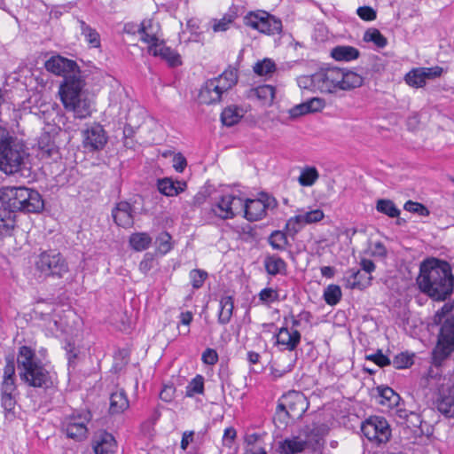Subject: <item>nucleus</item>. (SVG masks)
I'll return each instance as SVG.
<instances>
[{
    "label": "nucleus",
    "mask_w": 454,
    "mask_h": 454,
    "mask_svg": "<svg viewBox=\"0 0 454 454\" xmlns=\"http://www.w3.org/2000/svg\"><path fill=\"white\" fill-rule=\"evenodd\" d=\"M47 71L63 77L59 95L64 107L75 118L84 119L90 115V102L82 90L85 82L74 60L55 55L44 64Z\"/></svg>",
    "instance_id": "nucleus-1"
},
{
    "label": "nucleus",
    "mask_w": 454,
    "mask_h": 454,
    "mask_svg": "<svg viewBox=\"0 0 454 454\" xmlns=\"http://www.w3.org/2000/svg\"><path fill=\"white\" fill-rule=\"evenodd\" d=\"M417 283L422 293L444 301L452 294L454 277L447 262L433 258L421 263Z\"/></svg>",
    "instance_id": "nucleus-2"
},
{
    "label": "nucleus",
    "mask_w": 454,
    "mask_h": 454,
    "mask_svg": "<svg viewBox=\"0 0 454 454\" xmlns=\"http://www.w3.org/2000/svg\"><path fill=\"white\" fill-rule=\"evenodd\" d=\"M17 367L21 381L27 387L43 392L57 387L56 373L43 363L32 348L27 346L19 348Z\"/></svg>",
    "instance_id": "nucleus-3"
},
{
    "label": "nucleus",
    "mask_w": 454,
    "mask_h": 454,
    "mask_svg": "<svg viewBox=\"0 0 454 454\" xmlns=\"http://www.w3.org/2000/svg\"><path fill=\"white\" fill-rule=\"evenodd\" d=\"M30 155L26 145L0 126V171L8 176H30Z\"/></svg>",
    "instance_id": "nucleus-4"
},
{
    "label": "nucleus",
    "mask_w": 454,
    "mask_h": 454,
    "mask_svg": "<svg viewBox=\"0 0 454 454\" xmlns=\"http://www.w3.org/2000/svg\"><path fill=\"white\" fill-rule=\"evenodd\" d=\"M316 82L317 90L332 94L361 87L364 77L351 70L329 67L316 72Z\"/></svg>",
    "instance_id": "nucleus-5"
},
{
    "label": "nucleus",
    "mask_w": 454,
    "mask_h": 454,
    "mask_svg": "<svg viewBox=\"0 0 454 454\" xmlns=\"http://www.w3.org/2000/svg\"><path fill=\"white\" fill-rule=\"evenodd\" d=\"M35 269L44 278H63L69 272L65 256L56 249L40 250L35 259Z\"/></svg>",
    "instance_id": "nucleus-6"
},
{
    "label": "nucleus",
    "mask_w": 454,
    "mask_h": 454,
    "mask_svg": "<svg viewBox=\"0 0 454 454\" xmlns=\"http://www.w3.org/2000/svg\"><path fill=\"white\" fill-rule=\"evenodd\" d=\"M309 407L305 395L299 391H289L282 395L279 400L276 412L278 416L281 413L289 419H297L302 417Z\"/></svg>",
    "instance_id": "nucleus-7"
},
{
    "label": "nucleus",
    "mask_w": 454,
    "mask_h": 454,
    "mask_svg": "<svg viewBox=\"0 0 454 454\" xmlns=\"http://www.w3.org/2000/svg\"><path fill=\"white\" fill-rule=\"evenodd\" d=\"M363 434L376 445L386 443L390 440L391 428L384 417L371 416L361 425Z\"/></svg>",
    "instance_id": "nucleus-8"
},
{
    "label": "nucleus",
    "mask_w": 454,
    "mask_h": 454,
    "mask_svg": "<svg viewBox=\"0 0 454 454\" xmlns=\"http://www.w3.org/2000/svg\"><path fill=\"white\" fill-rule=\"evenodd\" d=\"M91 419V414L89 411L73 412L66 416L62 421L61 428L67 437L76 442H82L87 437V424Z\"/></svg>",
    "instance_id": "nucleus-9"
},
{
    "label": "nucleus",
    "mask_w": 454,
    "mask_h": 454,
    "mask_svg": "<svg viewBox=\"0 0 454 454\" xmlns=\"http://www.w3.org/2000/svg\"><path fill=\"white\" fill-rule=\"evenodd\" d=\"M454 351V317L445 319L443 322L438 341L433 350L434 360L436 364L442 363Z\"/></svg>",
    "instance_id": "nucleus-10"
},
{
    "label": "nucleus",
    "mask_w": 454,
    "mask_h": 454,
    "mask_svg": "<svg viewBox=\"0 0 454 454\" xmlns=\"http://www.w3.org/2000/svg\"><path fill=\"white\" fill-rule=\"evenodd\" d=\"M434 404L442 416L454 419V372L443 378Z\"/></svg>",
    "instance_id": "nucleus-11"
},
{
    "label": "nucleus",
    "mask_w": 454,
    "mask_h": 454,
    "mask_svg": "<svg viewBox=\"0 0 454 454\" xmlns=\"http://www.w3.org/2000/svg\"><path fill=\"white\" fill-rule=\"evenodd\" d=\"M244 23L267 35H276L282 31V21L264 11L250 12L245 16Z\"/></svg>",
    "instance_id": "nucleus-12"
},
{
    "label": "nucleus",
    "mask_w": 454,
    "mask_h": 454,
    "mask_svg": "<svg viewBox=\"0 0 454 454\" xmlns=\"http://www.w3.org/2000/svg\"><path fill=\"white\" fill-rule=\"evenodd\" d=\"M243 200L233 194H225L212 205L211 212L223 220L232 219L242 212Z\"/></svg>",
    "instance_id": "nucleus-13"
},
{
    "label": "nucleus",
    "mask_w": 454,
    "mask_h": 454,
    "mask_svg": "<svg viewBox=\"0 0 454 454\" xmlns=\"http://www.w3.org/2000/svg\"><path fill=\"white\" fill-rule=\"evenodd\" d=\"M329 431L328 427L324 423L313 422L304 427L300 434L302 435L308 451L315 452L319 450L324 444V437Z\"/></svg>",
    "instance_id": "nucleus-14"
},
{
    "label": "nucleus",
    "mask_w": 454,
    "mask_h": 454,
    "mask_svg": "<svg viewBox=\"0 0 454 454\" xmlns=\"http://www.w3.org/2000/svg\"><path fill=\"white\" fill-rule=\"evenodd\" d=\"M107 143V136L100 124H94L82 131V146L88 153L102 150Z\"/></svg>",
    "instance_id": "nucleus-15"
},
{
    "label": "nucleus",
    "mask_w": 454,
    "mask_h": 454,
    "mask_svg": "<svg viewBox=\"0 0 454 454\" xmlns=\"http://www.w3.org/2000/svg\"><path fill=\"white\" fill-rule=\"evenodd\" d=\"M25 186H5L0 189L2 207L15 214L21 210V202L25 201Z\"/></svg>",
    "instance_id": "nucleus-16"
},
{
    "label": "nucleus",
    "mask_w": 454,
    "mask_h": 454,
    "mask_svg": "<svg viewBox=\"0 0 454 454\" xmlns=\"http://www.w3.org/2000/svg\"><path fill=\"white\" fill-rule=\"evenodd\" d=\"M112 217L116 225L128 229L134 225L135 209L126 200L119 201L112 209Z\"/></svg>",
    "instance_id": "nucleus-17"
},
{
    "label": "nucleus",
    "mask_w": 454,
    "mask_h": 454,
    "mask_svg": "<svg viewBox=\"0 0 454 454\" xmlns=\"http://www.w3.org/2000/svg\"><path fill=\"white\" fill-rule=\"evenodd\" d=\"M116 448L114 437L106 431L96 433L92 439V449L95 454H114Z\"/></svg>",
    "instance_id": "nucleus-18"
},
{
    "label": "nucleus",
    "mask_w": 454,
    "mask_h": 454,
    "mask_svg": "<svg viewBox=\"0 0 454 454\" xmlns=\"http://www.w3.org/2000/svg\"><path fill=\"white\" fill-rule=\"evenodd\" d=\"M148 52L154 57H160L171 67H177L182 64L180 55L175 50L166 46L163 41L154 45H149Z\"/></svg>",
    "instance_id": "nucleus-19"
},
{
    "label": "nucleus",
    "mask_w": 454,
    "mask_h": 454,
    "mask_svg": "<svg viewBox=\"0 0 454 454\" xmlns=\"http://www.w3.org/2000/svg\"><path fill=\"white\" fill-rule=\"evenodd\" d=\"M25 201H22L20 212L40 213L44 208L42 195L35 190L25 187Z\"/></svg>",
    "instance_id": "nucleus-20"
},
{
    "label": "nucleus",
    "mask_w": 454,
    "mask_h": 454,
    "mask_svg": "<svg viewBox=\"0 0 454 454\" xmlns=\"http://www.w3.org/2000/svg\"><path fill=\"white\" fill-rule=\"evenodd\" d=\"M277 344L284 346L289 351L294 350L301 342V333L296 329L283 326L276 334Z\"/></svg>",
    "instance_id": "nucleus-21"
},
{
    "label": "nucleus",
    "mask_w": 454,
    "mask_h": 454,
    "mask_svg": "<svg viewBox=\"0 0 454 454\" xmlns=\"http://www.w3.org/2000/svg\"><path fill=\"white\" fill-rule=\"evenodd\" d=\"M218 84H215L212 79L207 80L200 88L199 92V100L204 105H212L221 101L223 93L217 89Z\"/></svg>",
    "instance_id": "nucleus-22"
},
{
    "label": "nucleus",
    "mask_w": 454,
    "mask_h": 454,
    "mask_svg": "<svg viewBox=\"0 0 454 454\" xmlns=\"http://www.w3.org/2000/svg\"><path fill=\"white\" fill-rule=\"evenodd\" d=\"M242 212H244V216L248 221H258L266 215L265 205L261 199L243 200Z\"/></svg>",
    "instance_id": "nucleus-23"
},
{
    "label": "nucleus",
    "mask_w": 454,
    "mask_h": 454,
    "mask_svg": "<svg viewBox=\"0 0 454 454\" xmlns=\"http://www.w3.org/2000/svg\"><path fill=\"white\" fill-rule=\"evenodd\" d=\"M159 31V24L152 20H143L137 29L141 35V40L149 45H154L160 42L158 36Z\"/></svg>",
    "instance_id": "nucleus-24"
},
{
    "label": "nucleus",
    "mask_w": 454,
    "mask_h": 454,
    "mask_svg": "<svg viewBox=\"0 0 454 454\" xmlns=\"http://www.w3.org/2000/svg\"><path fill=\"white\" fill-rule=\"evenodd\" d=\"M278 451L280 454H297L308 451V448L302 435L299 434V435L286 438L279 442Z\"/></svg>",
    "instance_id": "nucleus-25"
},
{
    "label": "nucleus",
    "mask_w": 454,
    "mask_h": 454,
    "mask_svg": "<svg viewBox=\"0 0 454 454\" xmlns=\"http://www.w3.org/2000/svg\"><path fill=\"white\" fill-rule=\"evenodd\" d=\"M372 277L362 273L360 270L350 269L347 271V286L351 289L363 290L371 285Z\"/></svg>",
    "instance_id": "nucleus-26"
},
{
    "label": "nucleus",
    "mask_w": 454,
    "mask_h": 454,
    "mask_svg": "<svg viewBox=\"0 0 454 454\" xmlns=\"http://www.w3.org/2000/svg\"><path fill=\"white\" fill-rule=\"evenodd\" d=\"M377 401L380 404L387 408L398 406L401 397L391 387L387 386H379L376 387Z\"/></svg>",
    "instance_id": "nucleus-27"
},
{
    "label": "nucleus",
    "mask_w": 454,
    "mask_h": 454,
    "mask_svg": "<svg viewBox=\"0 0 454 454\" xmlns=\"http://www.w3.org/2000/svg\"><path fill=\"white\" fill-rule=\"evenodd\" d=\"M263 264L266 272L270 276L283 275L287 273L286 262L278 254H268L265 256Z\"/></svg>",
    "instance_id": "nucleus-28"
},
{
    "label": "nucleus",
    "mask_w": 454,
    "mask_h": 454,
    "mask_svg": "<svg viewBox=\"0 0 454 454\" xmlns=\"http://www.w3.org/2000/svg\"><path fill=\"white\" fill-rule=\"evenodd\" d=\"M129 406L127 395L123 389L113 392L110 395L109 413L112 415L121 414Z\"/></svg>",
    "instance_id": "nucleus-29"
},
{
    "label": "nucleus",
    "mask_w": 454,
    "mask_h": 454,
    "mask_svg": "<svg viewBox=\"0 0 454 454\" xmlns=\"http://www.w3.org/2000/svg\"><path fill=\"white\" fill-rule=\"evenodd\" d=\"M157 187L159 192L165 196H176L184 190L186 184L180 181L175 182L171 178L165 177L158 180Z\"/></svg>",
    "instance_id": "nucleus-30"
},
{
    "label": "nucleus",
    "mask_w": 454,
    "mask_h": 454,
    "mask_svg": "<svg viewBox=\"0 0 454 454\" xmlns=\"http://www.w3.org/2000/svg\"><path fill=\"white\" fill-rule=\"evenodd\" d=\"M215 84H218L219 90L223 94L231 90L238 82V70L228 68L218 77L213 78Z\"/></svg>",
    "instance_id": "nucleus-31"
},
{
    "label": "nucleus",
    "mask_w": 454,
    "mask_h": 454,
    "mask_svg": "<svg viewBox=\"0 0 454 454\" xmlns=\"http://www.w3.org/2000/svg\"><path fill=\"white\" fill-rule=\"evenodd\" d=\"M265 436V433H247L245 436V442L247 444L246 454H267L262 447Z\"/></svg>",
    "instance_id": "nucleus-32"
},
{
    "label": "nucleus",
    "mask_w": 454,
    "mask_h": 454,
    "mask_svg": "<svg viewBox=\"0 0 454 454\" xmlns=\"http://www.w3.org/2000/svg\"><path fill=\"white\" fill-rule=\"evenodd\" d=\"M16 215L6 208H0V239L11 236L15 227Z\"/></svg>",
    "instance_id": "nucleus-33"
},
{
    "label": "nucleus",
    "mask_w": 454,
    "mask_h": 454,
    "mask_svg": "<svg viewBox=\"0 0 454 454\" xmlns=\"http://www.w3.org/2000/svg\"><path fill=\"white\" fill-rule=\"evenodd\" d=\"M234 310V301L231 295H224L220 299V310L218 313V323L227 325L230 323Z\"/></svg>",
    "instance_id": "nucleus-34"
},
{
    "label": "nucleus",
    "mask_w": 454,
    "mask_h": 454,
    "mask_svg": "<svg viewBox=\"0 0 454 454\" xmlns=\"http://www.w3.org/2000/svg\"><path fill=\"white\" fill-rule=\"evenodd\" d=\"M359 51L349 45H339L331 51V56L337 61H351L359 57Z\"/></svg>",
    "instance_id": "nucleus-35"
},
{
    "label": "nucleus",
    "mask_w": 454,
    "mask_h": 454,
    "mask_svg": "<svg viewBox=\"0 0 454 454\" xmlns=\"http://www.w3.org/2000/svg\"><path fill=\"white\" fill-rule=\"evenodd\" d=\"M243 116V108L237 106H229L223 110L221 121L223 125L231 127L237 124Z\"/></svg>",
    "instance_id": "nucleus-36"
},
{
    "label": "nucleus",
    "mask_w": 454,
    "mask_h": 454,
    "mask_svg": "<svg viewBox=\"0 0 454 454\" xmlns=\"http://www.w3.org/2000/svg\"><path fill=\"white\" fill-rule=\"evenodd\" d=\"M287 236L288 234L286 231H274L269 236L268 242L273 249L284 251L286 247L289 244Z\"/></svg>",
    "instance_id": "nucleus-37"
},
{
    "label": "nucleus",
    "mask_w": 454,
    "mask_h": 454,
    "mask_svg": "<svg viewBox=\"0 0 454 454\" xmlns=\"http://www.w3.org/2000/svg\"><path fill=\"white\" fill-rule=\"evenodd\" d=\"M78 22L80 24V28L82 35L85 37L86 41L92 46V47H99L100 46V37L99 34L92 28L90 26L86 24L85 21L82 20H78Z\"/></svg>",
    "instance_id": "nucleus-38"
},
{
    "label": "nucleus",
    "mask_w": 454,
    "mask_h": 454,
    "mask_svg": "<svg viewBox=\"0 0 454 454\" xmlns=\"http://www.w3.org/2000/svg\"><path fill=\"white\" fill-rule=\"evenodd\" d=\"M152 243V238L145 232L134 233L129 238V244L136 251L147 249Z\"/></svg>",
    "instance_id": "nucleus-39"
},
{
    "label": "nucleus",
    "mask_w": 454,
    "mask_h": 454,
    "mask_svg": "<svg viewBox=\"0 0 454 454\" xmlns=\"http://www.w3.org/2000/svg\"><path fill=\"white\" fill-rule=\"evenodd\" d=\"M38 146L43 155L46 154L48 157H53L58 154L57 146L48 133L42 134L38 140Z\"/></svg>",
    "instance_id": "nucleus-40"
},
{
    "label": "nucleus",
    "mask_w": 454,
    "mask_h": 454,
    "mask_svg": "<svg viewBox=\"0 0 454 454\" xmlns=\"http://www.w3.org/2000/svg\"><path fill=\"white\" fill-rule=\"evenodd\" d=\"M425 71L422 67L414 68L405 76V82L412 87L421 88L426 84Z\"/></svg>",
    "instance_id": "nucleus-41"
},
{
    "label": "nucleus",
    "mask_w": 454,
    "mask_h": 454,
    "mask_svg": "<svg viewBox=\"0 0 454 454\" xmlns=\"http://www.w3.org/2000/svg\"><path fill=\"white\" fill-rule=\"evenodd\" d=\"M376 209L389 217H397L400 210L395 207V203L390 200L380 199L377 201Z\"/></svg>",
    "instance_id": "nucleus-42"
},
{
    "label": "nucleus",
    "mask_w": 454,
    "mask_h": 454,
    "mask_svg": "<svg viewBox=\"0 0 454 454\" xmlns=\"http://www.w3.org/2000/svg\"><path fill=\"white\" fill-rule=\"evenodd\" d=\"M364 41L373 43L378 48H384L387 39L377 28H369L364 35Z\"/></svg>",
    "instance_id": "nucleus-43"
},
{
    "label": "nucleus",
    "mask_w": 454,
    "mask_h": 454,
    "mask_svg": "<svg viewBox=\"0 0 454 454\" xmlns=\"http://www.w3.org/2000/svg\"><path fill=\"white\" fill-rule=\"evenodd\" d=\"M204 393V378L198 374L193 378L186 386L185 395L187 397H193L195 395Z\"/></svg>",
    "instance_id": "nucleus-44"
},
{
    "label": "nucleus",
    "mask_w": 454,
    "mask_h": 454,
    "mask_svg": "<svg viewBox=\"0 0 454 454\" xmlns=\"http://www.w3.org/2000/svg\"><path fill=\"white\" fill-rule=\"evenodd\" d=\"M16 403V395L1 396V406L4 409L6 419H14Z\"/></svg>",
    "instance_id": "nucleus-45"
},
{
    "label": "nucleus",
    "mask_w": 454,
    "mask_h": 454,
    "mask_svg": "<svg viewBox=\"0 0 454 454\" xmlns=\"http://www.w3.org/2000/svg\"><path fill=\"white\" fill-rule=\"evenodd\" d=\"M305 223L302 221L301 216L297 215L290 217L286 223L285 231L288 236L294 238L304 227Z\"/></svg>",
    "instance_id": "nucleus-46"
},
{
    "label": "nucleus",
    "mask_w": 454,
    "mask_h": 454,
    "mask_svg": "<svg viewBox=\"0 0 454 454\" xmlns=\"http://www.w3.org/2000/svg\"><path fill=\"white\" fill-rule=\"evenodd\" d=\"M324 298L328 305H336L341 298L340 287L337 285H329L324 292Z\"/></svg>",
    "instance_id": "nucleus-47"
},
{
    "label": "nucleus",
    "mask_w": 454,
    "mask_h": 454,
    "mask_svg": "<svg viewBox=\"0 0 454 454\" xmlns=\"http://www.w3.org/2000/svg\"><path fill=\"white\" fill-rule=\"evenodd\" d=\"M318 176L316 168L309 167L301 171L299 176V183L302 186H311L317 180Z\"/></svg>",
    "instance_id": "nucleus-48"
},
{
    "label": "nucleus",
    "mask_w": 454,
    "mask_h": 454,
    "mask_svg": "<svg viewBox=\"0 0 454 454\" xmlns=\"http://www.w3.org/2000/svg\"><path fill=\"white\" fill-rule=\"evenodd\" d=\"M171 236L167 231L160 232L156 239L157 249L161 254H166L172 249Z\"/></svg>",
    "instance_id": "nucleus-49"
},
{
    "label": "nucleus",
    "mask_w": 454,
    "mask_h": 454,
    "mask_svg": "<svg viewBox=\"0 0 454 454\" xmlns=\"http://www.w3.org/2000/svg\"><path fill=\"white\" fill-rule=\"evenodd\" d=\"M276 70L275 63L270 59H264L262 61H258L254 66V72L258 75L270 74Z\"/></svg>",
    "instance_id": "nucleus-50"
},
{
    "label": "nucleus",
    "mask_w": 454,
    "mask_h": 454,
    "mask_svg": "<svg viewBox=\"0 0 454 454\" xmlns=\"http://www.w3.org/2000/svg\"><path fill=\"white\" fill-rule=\"evenodd\" d=\"M255 96L264 102L271 103L275 98V88L271 85H262L254 89Z\"/></svg>",
    "instance_id": "nucleus-51"
},
{
    "label": "nucleus",
    "mask_w": 454,
    "mask_h": 454,
    "mask_svg": "<svg viewBox=\"0 0 454 454\" xmlns=\"http://www.w3.org/2000/svg\"><path fill=\"white\" fill-rule=\"evenodd\" d=\"M236 18L235 13H227L218 20H215L213 29L215 32H223L230 28Z\"/></svg>",
    "instance_id": "nucleus-52"
},
{
    "label": "nucleus",
    "mask_w": 454,
    "mask_h": 454,
    "mask_svg": "<svg viewBox=\"0 0 454 454\" xmlns=\"http://www.w3.org/2000/svg\"><path fill=\"white\" fill-rule=\"evenodd\" d=\"M406 424H407L408 427L413 428V431L415 434H424V430L422 428L423 421H422L419 414L411 411L409 413V418L406 420Z\"/></svg>",
    "instance_id": "nucleus-53"
},
{
    "label": "nucleus",
    "mask_w": 454,
    "mask_h": 454,
    "mask_svg": "<svg viewBox=\"0 0 454 454\" xmlns=\"http://www.w3.org/2000/svg\"><path fill=\"white\" fill-rule=\"evenodd\" d=\"M189 276L192 287L199 289L203 286L206 278H207V272L203 270L195 269L191 270Z\"/></svg>",
    "instance_id": "nucleus-54"
},
{
    "label": "nucleus",
    "mask_w": 454,
    "mask_h": 454,
    "mask_svg": "<svg viewBox=\"0 0 454 454\" xmlns=\"http://www.w3.org/2000/svg\"><path fill=\"white\" fill-rule=\"evenodd\" d=\"M391 364H393L395 369L408 368L411 365H412L413 357L412 356H410L408 354L401 353L394 357L393 362H391Z\"/></svg>",
    "instance_id": "nucleus-55"
},
{
    "label": "nucleus",
    "mask_w": 454,
    "mask_h": 454,
    "mask_svg": "<svg viewBox=\"0 0 454 454\" xmlns=\"http://www.w3.org/2000/svg\"><path fill=\"white\" fill-rule=\"evenodd\" d=\"M258 296L259 300L264 304H270L278 301V291L270 287L261 290Z\"/></svg>",
    "instance_id": "nucleus-56"
},
{
    "label": "nucleus",
    "mask_w": 454,
    "mask_h": 454,
    "mask_svg": "<svg viewBox=\"0 0 454 454\" xmlns=\"http://www.w3.org/2000/svg\"><path fill=\"white\" fill-rule=\"evenodd\" d=\"M302 221L305 224H310L314 223H317L324 218V213L321 209H314L309 212H305L304 214H300Z\"/></svg>",
    "instance_id": "nucleus-57"
},
{
    "label": "nucleus",
    "mask_w": 454,
    "mask_h": 454,
    "mask_svg": "<svg viewBox=\"0 0 454 454\" xmlns=\"http://www.w3.org/2000/svg\"><path fill=\"white\" fill-rule=\"evenodd\" d=\"M365 359L372 361L380 367H385L391 364L390 359L385 356L380 349H379L375 354L366 355Z\"/></svg>",
    "instance_id": "nucleus-58"
},
{
    "label": "nucleus",
    "mask_w": 454,
    "mask_h": 454,
    "mask_svg": "<svg viewBox=\"0 0 454 454\" xmlns=\"http://www.w3.org/2000/svg\"><path fill=\"white\" fill-rule=\"evenodd\" d=\"M404 209L422 216H427L429 215V210L423 204L413 202L411 200H409L404 204Z\"/></svg>",
    "instance_id": "nucleus-59"
},
{
    "label": "nucleus",
    "mask_w": 454,
    "mask_h": 454,
    "mask_svg": "<svg viewBox=\"0 0 454 454\" xmlns=\"http://www.w3.org/2000/svg\"><path fill=\"white\" fill-rule=\"evenodd\" d=\"M0 390L1 396L17 395L15 380H3Z\"/></svg>",
    "instance_id": "nucleus-60"
},
{
    "label": "nucleus",
    "mask_w": 454,
    "mask_h": 454,
    "mask_svg": "<svg viewBox=\"0 0 454 454\" xmlns=\"http://www.w3.org/2000/svg\"><path fill=\"white\" fill-rule=\"evenodd\" d=\"M297 82L301 89L317 90L316 73L311 75H301L298 77Z\"/></svg>",
    "instance_id": "nucleus-61"
},
{
    "label": "nucleus",
    "mask_w": 454,
    "mask_h": 454,
    "mask_svg": "<svg viewBox=\"0 0 454 454\" xmlns=\"http://www.w3.org/2000/svg\"><path fill=\"white\" fill-rule=\"evenodd\" d=\"M356 14L365 21H372L377 18L376 11L371 6H361L356 10Z\"/></svg>",
    "instance_id": "nucleus-62"
},
{
    "label": "nucleus",
    "mask_w": 454,
    "mask_h": 454,
    "mask_svg": "<svg viewBox=\"0 0 454 454\" xmlns=\"http://www.w3.org/2000/svg\"><path fill=\"white\" fill-rule=\"evenodd\" d=\"M309 112L317 113L322 111L325 106V101L323 98L315 97L306 101Z\"/></svg>",
    "instance_id": "nucleus-63"
},
{
    "label": "nucleus",
    "mask_w": 454,
    "mask_h": 454,
    "mask_svg": "<svg viewBox=\"0 0 454 454\" xmlns=\"http://www.w3.org/2000/svg\"><path fill=\"white\" fill-rule=\"evenodd\" d=\"M201 360L206 364L214 365L218 361V354L215 349L207 348L202 353Z\"/></svg>",
    "instance_id": "nucleus-64"
}]
</instances>
